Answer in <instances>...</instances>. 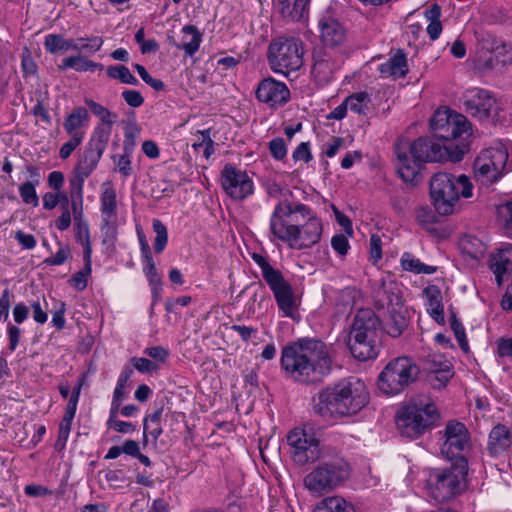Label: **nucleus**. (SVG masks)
Segmentation results:
<instances>
[{
    "label": "nucleus",
    "mask_w": 512,
    "mask_h": 512,
    "mask_svg": "<svg viewBox=\"0 0 512 512\" xmlns=\"http://www.w3.org/2000/svg\"><path fill=\"white\" fill-rule=\"evenodd\" d=\"M101 231L104 242L115 241L117 238V195L110 183L102 185L100 195Z\"/></svg>",
    "instance_id": "18"
},
{
    "label": "nucleus",
    "mask_w": 512,
    "mask_h": 512,
    "mask_svg": "<svg viewBox=\"0 0 512 512\" xmlns=\"http://www.w3.org/2000/svg\"><path fill=\"white\" fill-rule=\"evenodd\" d=\"M497 215L505 234L512 238V199L497 208Z\"/></svg>",
    "instance_id": "44"
},
{
    "label": "nucleus",
    "mask_w": 512,
    "mask_h": 512,
    "mask_svg": "<svg viewBox=\"0 0 512 512\" xmlns=\"http://www.w3.org/2000/svg\"><path fill=\"white\" fill-rule=\"evenodd\" d=\"M252 258L260 267L262 277L272 291L278 308L285 316L292 317L297 303L291 284L284 278L281 271L275 269L264 256L254 253Z\"/></svg>",
    "instance_id": "10"
},
{
    "label": "nucleus",
    "mask_w": 512,
    "mask_h": 512,
    "mask_svg": "<svg viewBox=\"0 0 512 512\" xmlns=\"http://www.w3.org/2000/svg\"><path fill=\"white\" fill-rule=\"evenodd\" d=\"M424 294L428 299V311L430 316L439 324H443L444 310L442 305V297L439 288L436 285L428 286L424 289Z\"/></svg>",
    "instance_id": "35"
},
{
    "label": "nucleus",
    "mask_w": 512,
    "mask_h": 512,
    "mask_svg": "<svg viewBox=\"0 0 512 512\" xmlns=\"http://www.w3.org/2000/svg\"><path fill=\"white\" fill-rule=\"evenodd\" d=\"M495 354L499 358H511L512 357V338L500 337L495 343Z\"/></svg>",
    "instance_id": "50"
},
{
    "label": "nucleus",
    "mask_w": 512,
    "mask_h": 512,
    "mask_svg": "<svg viewBox=\"0 0 512 512\" xmlns=\"http://www.w3.org/2000/svg\"><path fill=\"white\" fill-rule=\"evenodd\" d=\"M293 159L295 161L302 160L306 163L312 160V154L310 152V146L308 142L300 143L293 152Z\"/></svg>",
    "instance_id": "63"
},
{
    "label": "nucleus",
    "mask_w": 512,
    "mask_h": 512,
    "mask_svg": "<svg viewBox=\"0 0 512 512\" xmlns=\"http://www.w3.org/2000/svg\"><path fill=\"white\" fill-rule=\"evenodd\" d=\"M121 96L126 104L133 108H138L144 103V97L137 90L126 89L121 93Z\"/></svg>",
    "instance_id": "56"
},
{
    "label": "nucleus",
    "mask_w": 512,
    "mask_h": 512,
    "mask_svg": "<svg viewBox=\"0 0 512 512\" xmlns=\"http://www.w3.org/2000/svg\"><path fill=\"white\" fill-rule=\"evenodd\" d=\"M109 428L124 434H129L135 431V425L131 422L118 420L115 417L110 416L107 422Z\"/></svg>",
    "instance_id": "58"
},
{
    "label": "nucleus",
    "mask_w": 512,
    "mask_h": 512,
    "mask_svg": "<svg viewBox=\"0 0 512 512\" xmlns=\"http://www.w3.org/2000/svg\"><path fill=\"white\" fill-rule=\"evenodd\" d=\"M339 67L340 60L334 53L324 48L314 49L311 73L319 84L330 82Z\"/></svg>",
    "instance_id": "22"
},
{
    "label": "nucleus",
    "mask_w": 512,
    "mask_h": 512,
    "mask_svg": "<svg viewBox=\"0 0 512 512\" xmlns=\"http://www.w3.org/2000/svg\"><path fill=\"white\" fill-rule=\"evenodd\" d=\"M465 475L461 467L434 471L429 479L431 496L438 502L450 500L461 492Z\"/></svg>",
    "instance_id": "14"
},
{
    "label": "nucleus",
    "mask_w": 512,
    "mask_h": 512,
    "mask_svg": "<svg viewBox=\"0 0 512 512\" xmlns=\"http://www.w3.org/2000/svg\"><path fill=\"white\" fill-rule=\"evenodd\" d=\"M133 367L140 373H151L153 371L158 370V365L147 358L144 357H132L130 359Z\"/></svg>",
    "instance_id": "52"
},
{
    "label": "nucleus",
    "mask_w": 512,
    "mask_h": 512,
    "mask_svg": "<svg viewBox=\"0 0 512 512\" xmlns=\"http://www.w3.org/2000/svg\"><path fill=\"white\" fill-rule=\"evenodd\" d=\"M331 246L341 256L346 255L350 247L347 237L343 234L334 235L331 239Z\"/></svg>",
    "instance_id": "61"
},
{
    "label": "nucleus",
    "mask_w": 512,
    "mask_h": 512,
    "mask_svg": "<svg viewBox=\"0 0 512 512\" xmlns=\"http://www.w3.org/2000/svg\"><path fill=\"white\" fill-rule=\"evenodd\" d=\"M430 196L438 214L446 216L454 212L459 198L472 196V184L465 175L454 176L439 172L430 180Z\"/></svg>",
    "instance_id": "5"
},
{
    "label": "nucleus",
    "mask_w": 512,
    "mask_h": 512,
    "mask_svg": "<svg viewBox=\"0 0 512 512\" xmlns=\"http://www.w3.org/2000/svg\"><path fill=\"white\" fill-rule=\"evenodd\" d=\"M400 261L403 270L413 272L415 274H433L437 270V267L422 263L409 252L403 253Z\"/></svg>",
    "instance_id": "38"
},
{
    "label": "nucleus",
    "mask_w": 512,
    "mask_h": 512,
    "mask_svg": "<svg viewBox=\"0 0 512 512\" xmlns=\"http://www.w3.org/2000/svg\"><path fill=\"white\" fill-rule=\"evenodd\" d=\"M512 444V434L505 426L496 425L489 434L487 449L492 456H498L506 451Z\"/></svg>",
    "instance_id": "29"
},
{
    "label": "nucleus",
    "mask_w": 512,
    "mask_h": 512,
    "mask_svg": "<svg viewBox=\"0 0 512 512\" xmlns=\"http://www.w3.org/2000/svg\"><path fill=\"white\" fill-rule=\"evenodd\" d=\"M230 329L232 331L237 332L238 335L241 337V339L244 342L250 341L257 334V329L256 328H253V327H250V326H245V325H236L235 324V325H232L230 327Z\"/></svg>",
    "instance_id": "64"
},
{
    "label": "nucleus",
    "mask_w": 512,
    "mask_h": 512,
    "mask_svg": "<svg viewBox=\"0 0 512 512\" xmlns=\"http://www.w3.org/2000/svg\"><path fill=\"white\" fill-rule=\"evenodd\" d=\"M256 97L270 107L282 106L288 102L290 92L285 83L268 77L263 79L256 89Z\"/></svg>",
    "instance_id": "24"
},
{
    "label": "nucleus",
    "mask_w": 512,
    "mask_h": 512,
    "mask_svg": "<svg viewBox=\"0 0 512 512\" xmlns=\"http://www.w3.org/2000/svg\"><path fill=\"white\" fill-rule=\"evenodd\" d=\"M107 76L112 79H117L121 83L138 85L137 78L130 72L124 65H111L106 69Z\"/></svg>",
    "instance_id": "39"
},
{
    "label": "nucleus",
    "mask_w": 512,
    "mask_h": 512,
    "mask_svg": "<svg viewBox=\"0 0 512 512\" xmlns=\"http://www.w3.org/2000/svg\"><path fill=\"white\" fill-rule=\"evenodd\" d=\"M82 141L83 139L81 135L70 136V139L60 148L59 157L61 159L69 158L73 151L82 143Z\"/></svg>",
    "instance_id": "54"
},
{
    "label": "nucleus",
    "mask_w": 512,
    "mask_h": 512,
    "mask_svg": "<svg viewBox=\"0 0 512 512\" xmlns=\"http://www.w3.org/2000/svg\"><path fill=\"white\" fill-rule=\"evenodd\" d=\"M309 0H279V10L284 18L300 21L308 14Z\"/></svg>",
    "instance_id": "34"
},
{
    "label": "nucleus",
    "mask_w": 512,
    "mask_h": 512,
    "mask_svg": "<svg viewBox=\"0 0 512 512\" xmlns=\"http://www.w3.org/2000/svg\"><path fill=\"white\" fill-rule=\"evenodd\" d=\"M345 100L348 108L357 114H366L369 109L370 97L366 92L354 93Z\"/></svg>",
    "instance_id": "41"
},
{
    "label": "nucleus",
    "mask_w": 512,
    "mask_h": 512,
    "mask_svg": "<svg viewBox=\"0 0 512 512\" xmlns=\"http://www.w3.org/2000/svg\"><path fill=\"white\" fill-rule=\"evenodd\" d=\"M351 475L349 463L342 457L320 462L304 477L305 488L315 496L328 494L344 485Z\"/></svg>",
    "instance_id": "6"
},
{
    "label": "nucleus",
    "mask_w": 512,
    "mask_h": 512,
    "mask_svg": "<svg viewBox=\"0 0 512 512\" xmlns=\"http://www.w3.org/2000/svg\"><path fill=\"white\" fill-rule=\"evenodd\" d=\"M314 512H356L354 506L340 496H329L319 502Z\"/></svg>",
    "instance_id": "37"
},
{
    "label": "nucleus",
    "mask_w": 512,
    "mask_h": 512,
    "mask_svg": "<svg viewBox=\"0 0 512 512\" xmlns=\"http://www.w3.org/2000/svg\"><path fill=\"white\" fill-rule=\"evenodd\" d=\"M153 230L156 233V237L154 239V251L156 253H161L165 249L168 242V232L166 226L159 220H153Z\"/></svg>",
    "instance_id": "43"
},
{
    "label": "nucleus",
    "mask_w": 512,
    "mask_h": 512,
    "mask_svg": "<svg viewBox=\"0 0 512 512\" xmlns=\"http://www.w3.org/2000/svg\"><path fill=\"white\" fill-rule=\"evenodd\" d=\"M84 41H86V43L80 42L79 51H87L90 53H95L100 50L104 42L102 37L99 36H92Z\"/></svg>",
    "instance_id": "62"
},
{
    "label": "nucleus",
    "mask_w": 512,
    "mask_h": 512,
    "mask_svg": "<svg viewBox=\"0 0 512 512\" xmlns=\"http://www.w3.org/2000/svg\"><path fill=\"white\" fill-rule=\"evenodd\" d=\"M287 442L293 461L299 465L314 462L320 456L319 440L304 429L296 428L290 431Z\"/></svg>",
    "instance_id": "16"
},
{
    "label": "nucleus",
    "mask_w": 512,
    "mask_h": 512,
    "mask_svg": "<svg viewBox=\"0 0 512 512\" xmlns=\"http://www.w3.org/2000/svg\"><path fill=\"white\" fill-rule=\"evenodd\" d=\"M303 55L302 41L294 37H279L268 47L269 65L276 73L297 71L303 65Z\"/></svg>",
    "instance_id": "9"
},
{
    "label": "nucleus",
    "mask_w": 512,
    "mask_h": 512,
    "mask_svg": "<svg viewBox=\"0 0 512 512\" xmlns=\"http://www.w3.org/2000/svg\"><path fill=\"white\" fill-rule=\"evenodd\" d=\"M182 33V42L174 43V46L179 50H183L186 55L193 56L199 50L202 34L193 25H185L182 28Z\"/></svg>",
    "instance_id": "33"
},
{
    "label": "nucleus",
    "mask_w": 512,
    "mask_h": 512,
    "mask_svg": "<svg viewBox=\"0 0 512 512\" xmlns=\"http://www.w3.org/2000/svg\"><path fill=\"white\" fill-rule=\"evenodd\" d=\"M89 176L82 174L76 170L73 171V176L69 180V188H70V196H71V204L73 201H76L77 204L82 205V194H83V185L86 178Z\"/></svg>",
    "instance_id": "42"
},
{
    "label": "nucleus",
    "mask_w": 512,
    "mask_h": 512,
    "mask_svg": "<svg viewBox=\"0 0 512 512\" xmlns=\"http://www.w3.org/2000/svg\"><path fill=\"white\" fill-rule=\"evenodd\" d=\"M507 160L508 152L502 144L482 150L473 164L476 180L483 185L495 183L505 173Z\"/></svg>",
    "instance_id": "11"
},
{
    "label": "nucleus",
    "mask_w": 512,
    "mask_h": 512,
    "mask_svg": "<svg viewBox=\"0 0 512 512\" xmlns=\"http://www.w3.org/2000/svg\"><path fill=\"white\" fill-rule=\"evenodd\" d=\"M384 294L388 302L386 311L385 304H381L383 309V314H379L381 328L387 335L397 338L409 325L408 310L398 295L386 290Z\"/></svg>",
    "instance_id": "15"
},
{
    "label": "nucleus",
    "mask_w": 512,
    "mask_h": 512,
    "mask_svg": "<svg viewBox=\"0 0 512 512\" xmlns=\"http://www.w3.org/2000/svg\"><path fill=\"white\" fill-rule=\"evenodd\" d=\"M443 368H439L434 373L428 374V381L434 389H441L447 385L453 376L451 363H443Z\"/></svg>",
    "instance_id": "40"
},
{
    "label": "nucleus",
    "mask_w": 512,
    "mask_h": 512,
    "mask_svg": "<svg viewBox=\"0 0 512 512\" xmlns=\"http://www.w3.org/2000/svg\"><path fill=\"white\" fill-rule=\"evenodd\" d=\"M420 368L412 358L401 356L389 361L378 376V387L386 395H397L416 382Z\"/></svg>",
    "instance_id": "8"
},
{
    "label": "nucleus",
    "mask_w": 512,
    "mask_h": 512,
    "mask_svg": "<svg viewBox=\"0 0 512 512\" xmlns=\"http://www.w3.org/2000/svg\"><path fill=\"white\" fill-rule=\"evenodd\" d=\"M461 100L465 112L480 121H495L500 111L498 100L491 91L486 89H469L463 94Z\"/></svg>",
    "instance_id": "13"
},
{
    "label": "nucleus",
    "mask_w": 512,
    "mask_h": 512,
    "mask_svg": "<svg viewBox=\"0 0 512 512\" xmlns=\"http://www.w3.org/2000/svg\"><path fill=\"white\" fill-rule=\"evenodd\" d=\"M280 365L287 378L310 384L321 381L330 373L332 360L322 341L300 339L283 347Z\"/></svg>",
    "instance_id": "2"
},
{
    "label": "nucleus",
    "mask_w": 512,
    "mask_h": 512,
    "mask_svg": "<svg viewBox=\"0 0 512 512\" xmlns=\"http://www.w3.org/2000/svg\"><path fill=\"white\" fill-rule=\"evenodd\" d=\"M322 233L321 219L303 203L280 201L270 216V240L285 243L291 249L312 248L320 241Z\"/></svg>",
    "instance_id": "1"
},
{
    "label": "nucleus",
    "mask_w": 512,
    "mask_h": 512,
    "mask_svg": "<svg viewBox=\"0 0 512 512\" xmlns=\"http://www.w3.org/2000/svg\"><path fill=\"white\" fill-rule=\"evenodd\" d=\"M312 401L316 415L341 420L356 415L368 404L369 391L360 378L348 377L323 388Z\"/></svg>",
    "instance_id": "3"
},
{
    "label": "nucleus",
    "mask_w": 512,
    "mask_h": 512,
    "mask_svg": "<svg viewBox=\"0 0 512 512\" xmlns=\"http://www.w3.org/2000/svg\"><path fill=\"white\" fill-rule=\"evenodd\" d=\"M380 328L381 322L378 315L371 309H360L353 320L350 334L379 342Z\"/></svg>",
    "instance_id": "23"
},
{
    "label": "nucleus",
    "mask_w": 512,
    "mask_h": 512,
    "mask_svg": "<svg viewBox=\"0 0 512 512\" xmlns=\"http://www.w3.org/2000/svg\"><path fill=\"white\" fill-rule=\"evenodd\" d=\"M92 256H89L88 262L84 260V268L78 271L71 279V285L79 291L84 290L87 287V276L91 273Z\"/></svg>",
    "instance_id": "45"
},
{
    "label": "nucleus",
    "mask_w": 512,
    "mask_h": 512,
    "mask_svg": "<svg viewBox=\"0 0 512 512\" xmlns=\"http://www.w3.org/2000/svg\"><path fill=\"white\" fill-rule=\"evenodd\" d=\"M269 150L273 158L282 160L287 154V147L284 140L280 137L274 138L269 142Z\"/></svg>",
    "instance_id": "55"
},
{
    "label": "nucleus",
    "mask_w": 512,
    "mask_h": 512,
    "mask_svg": "<svg viewBox=\"0 0 512 512\" xmlns=\"http://www.w3.org/2000/svg\"><path fill=\"white\" fill-rule=\"evenodd\" d=\"M490 268L495 275L497 285L500 286L504 275L512 271V244L505 245L492 255Z\"/></svg>",
    "instance_id": "26"
},
{
    "label": "nucleus",
    "mask_w": 512,
    "mask_h": 512,
    "mask_svg": "<svg viewBox=\"0 0 512 512\" xmlns=\"http://www.w3.org/2000/svg\"><path fill=\"white\" fill-rule=\"evenodd\" d=\"M459 248L463 255L473 259L480 260L486 252L485 243L476 236L465 235L459 241Z\"/></svg>",
    "instance_id": "36"
},
{
    "label": "nucleus",
    "mask_w": 512,
    "mask_h": 512,
    "mask_svg": "<svg viewBox=\"0 0 512 512\" xmlns=\"http://www.w3.org/2000/svg\"><path fill=\"white\" fill-rule=\"evenodd\" d=\"M450 326L452 331L454 332L457 341L459 342L460 347L466 351L468 349V342L465 334V329L460 320L457 319L455 314H453L450 317Z\"/></svg>",
    "instance_id": "48"
},
{
    "label": "nucleus",
    "mask_w": 512,
    "mask_h": 512,
    "mask_svg": "<svg viewBox=\"0 0 512 512\" xmlns=\"http://www.w3.org/2000/svg\"><path fill=\"white\" fill-rule=\"evenodd\" d=\"M320 39L324 46L336 49L343 47L347 40L344 25L330 14L322 15L318 22Z\"/></svg>",
    "instance_id": "21"
},
{
    "label": "nucleus",
    "mask_w": 512,
    "mask_h": 512,
    "mask_svg": "<svg viewBox=\"0 0 512 512\" xmlns=\"http://www.w3.org/2000/svg\"><path fill=\"white\" fill-rule=\"evenodd\" d=\"M438 419L437 407L429 399H412L398 411L396 424L402 435L413 439L432 427Z\"/></svg>",
    "instance_id": "7"
},
{
    "label": "nucleus",
    "mask_w": 512,
    "mask_h": 512,
    "mask_svg": "<svg viewBox=\"0 0 512 512\" xmlns=\"http://www.w3.org/2000/svg\"><path fill=\"white\" fill-rule=\"evenodd\" d=\"M71 425L72 420L62 418L59 424L58 438L54 446L57 451H62L65 448L66 442L70 435Z\"/></svg>",
    "instance_id": "47"
},
{
    "label": "nucleus",
    "mask_w": 512,
    "mask_h": 512,
    "mask_svg": "<svg viewBox=\"0 0 512 512\" xmlns=\"http://www.w3.org/2000/svg\"><path fill=\"white\" fill-rule=\"evenodd\" d=\"M512 63V45L494 41L491 55L484 62V68L499 69Z\"/></svg>",
    "instance_id": "30"
},
{
    "label": "nucleus",
    "mask_w": 512,
    "mask_h": 512,
    "mask_svg": "<svg viewBox=\"0 0 512 512\" xmlns=\"http://www.w3.org/2000/svg\"><path fill=\"white\" fill-rule=\"evenodd\" d=\"M466 146L440 144L428 137H419L409 141H400L395 146L398 160V173L406 183L416 184L424 163L451 160L459 162L463 159Z\"/></svg>",
    "instance_id": "4"
},
{
    "label": "nucleus",
    "mask_w": 512,
    "mask_h": 512,
    "mask_svg": "<svg viewBox=\"0 0 512 512\" xmlns=\"http://www.w3.org/2000/svg\"><path fill=\"white\" fill-rule=\"evenodd\" d=\"M143 353L159 363H165L169 357V350L163 346L147 347L143 350Z\"/></svg>",
    "instance_id": "57"
},
{
    "label": "nucleus",
    "mask_w": 512,
    "mask_h": 512,
    "mask_svg": "<svg viewBox=\"0 0 512 512\" xmlns=\"http://www.w3.org/2000/svg\"><path fill=\"white\" fill-rule=\"evenodd\" d=\"M221 185L226 194L237 201L244 200L254 192L251 178L232 164L224 166L221 172Z\"/></svg>",
    "instance_id": "19"
},
{
    "label": "nucleus",
    "mask_w": 512,
    "mask_h": 512,
    "mask_svg": "<svg viewBox=\"0 0 512 512\" xmlns=\"http://www.w3.org/2000/svg\"><path fill=\"white\" fill-rule=\"evenodd\" d=\"M65 39L61 35L49 34L45 37L44 46L52 54L64 51Z\"/></svg>",
    "instance_id": "51"
},
{
    "label": "nucleus",
    "mask_w": 512,
    "mask_h": 512,
    "mask_svg": "<svg viewBox=\"0 0 512 512\" xmlns=\"http://www.w3.org/2000/svg\"><path fill=\"white\" fill-rule=\"evenodd\" d=\"M441 454L448 460L458 458L469 447L470 436L466 426L457 421L450 420L442 432Z\"/></svg>",
    "instance_id": "17"
},
{
    "label": "nucleus",
    "mask_w": 512,
    "mask_h": 512,
    "mask_svg": "<svg viewBox=\"0 0 512 512\" xmlns=\"http://www.w3.org/2000/svg\"><path fill=\"white\" fill-rule=\"evenodd\" d=\"M142 262H143V272L146 275L150 286L162 284V279L156 269V265L154 263L153 257L151 256L148 258H144V259H142Z\"/></svg>",
    "instance_id": "46"
},
{
    "label": "nucleus",
    "mask_w": 512,
    "mask_h": 512,
    "mask_svg": "<svg viewBox=\"0 0 512 512\" xmlns=\"http://www.w3.org/2000/svg\"><path fill=\"white\" fill-rule=\"evenodd\" d=\"M383 77L398 79L408 73L407 57L403 50H398L388 61L379 66Z\"/></svg>",
    "instance_id": "32"
},
{
    "label": "nucleus",
    "mask_w": 512,
    "mask_h": 512,
    "mask_svg": "<svg viewBox=\"0 0 512 512\" xmlns=\"http://www.w3.org/2000/svg\"><path fill=\"white\" fill-rule=\"evenodd\" d=\"M20 196L26 204H31L34 207L38 206L39 199L36 194L35 186L31 182L23 183L19 188Z\"/></svg>",
    "instance_id": "49"
},
{
    "label": "nucleus",
    "mask_w": 512,
    "mask_h": 512,
    "mask_svg": "<svg viewBox=\"0 0 512 512\" xmlns=\"http://www.w3.org/2000/svg\"><path fill=\"white\" fill-rule=\"evenodd\" d=\"M433 136L448 142L469 134L470 126L466 117L450 109H438L430 120Z\"/></svg>",
    "instance_id": "12"
},
{
    "label": "nucleus",
    "mask_w": 512,
    "mask_h": 512,
    "mask_svg": "<svg viewBox=\"0 0 512 512\" xmlns=\"http://www.w3.org/2000/svg\"><path fill=\"white\" fill-rule=\"evenodd\" d=\"M70 255V248L68 246H62L59 248L55 255L46 258L44 263L51 266L62 265L70 257Z\"/></svg>",
    "instance_id": "59"
},
{
    "label": "nucleus",
    "mask_w": 512,
    "mask_h": 512,
    "mask_svg": "<svg viewBox=\"0 0 512 512\" xmlns=\"http://www.w3.org/2000/svg\"><path fill=\"white\" fill-rule=\"evenodd\" d=\"M443 363H450L448 360H446L442 355L439 354H431L428 355L425 364L426 369L428 370V374L434 373L437 370H440L439 368H443Z\"/></svg>",
    "instance_id": "60"
},
{
    "label": "nucleus",
    "mask_w": 512,
    "mask_h": 512,
    "mask_svg": "<svg viewBox=\"0 0 512 512\" xmlns=\"http://www.w3.org/2000/svg\"><path fill=\"white\" fill-rule=\"evenodd\" d=\"M348 346L351 354L359 361H368L375 359L380 350V341L372 342L366 338L351 335L349 337Z\"/></svg>",
    "instance_id": "27"
},
{
    "label": "nucleus",
    "mask_w": 512,
    "mask_h": 512,
    "mask_svg": "<svg viewBox=\"0 0 512 512\" xmlns=\"http://www.w3.org/2000/svg\"><path fill=\"white\" fill-rule=\"evenodd\" d=\"M113 160L116 165V170L119 171L122 176L128 177L132 174V165L129 153L114 156Z\"/></svg>",
    "instance_id": "53"
},
{
    "label": "nucleus",
    "mask_w": 512,
    "mask_h": 512,
    "mask_svg": "<svg viewBox=\"0 0 512 512\" xmlns=\"http://www.w3.org/2000/svg\"><path fill=\"white\" fill-rule=\"evenodd\" d=\"M86 104L91 109L92 113L100 119L92 132L93 135H104V138L110 139L112 132V125L114 124L117 115L108 110L103 105L93 101L86 100Z\"/></svg>",
    "instance_id": "28"
},
{
    "label": "nucleus",
    "mask_w": 512,
    "mask_h": 512,
    "mask_svg": "<svg viewBox=\"0 0 512 512\" xmlns=\"http://www.w3.org/2000/svg\"><path fill=\"white\" fill-rule=\"evenodd\" d=\"M110 139L104 138V135H93L87 142L83 154L81 155L74 170L90 176L97 167Z\"/></svg>",
    "instance_id": "20"
},
{
    "label": "nucleus",
    "mask_w": 512,
    "mask_h": 512,
    "mask_svg": "<svg viewBox=\"0 0 512 512\" xmlns=\"http://www.w3.org/2000/svg\"><path fill=\"white\" fill-rule=\"evenodd\" d=\"M90 114L85 107L79 106L69 113L63 123L64 129L69 136L81 135L84 139V131L81 128L88 125Z\"/></svg>",
    "instance_id": "31"
},
{
    "label": "nucleus",
    "mask_w": 512,
    "mask_h": 512,
    "mask_svg": "<svg viewBox=\"0 0 512 512\" xmlns=\"http://www.w3.org/2000/svg\"><path fill=\"white\" fill-rule=\"evenodd\" d=\"M71 209L75 222V237L83 246V259L88 261L89 256H92V245L88 223L83 220V207L81 204L78 205L76 201H73Z\"/></svg>",
    "instance_id": "25"
}]
</instances>
